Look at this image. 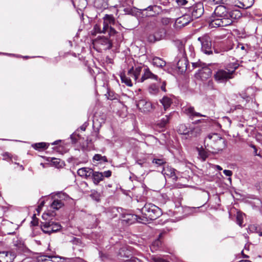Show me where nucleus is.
<instances>
[{
    "label": "nucleus",
    "mask_w": 262,
    "mask_h": 262,
    "mask_svg": "<svg viewBox=\"0 0 262 262\" xmlns=\"http://www.w3.org/2000/svg\"><path fill=\"white\" fill-rule=\"evenodd\" d=\"M228 12L229 10L225 6H217L208 19L209 27H223L231 25L232 21L228 17Z\"/></svg>",
    "instance_id": "nucleus-1"
},
{
    "label": "nucleus",
    "mask_w": 262,
    "mask_h": 262,
    "mask_svg": "<svg viewBox=\"0 0 262 262\" xmlns=\"http://www.w3.org/2000/svg\"><path fill=\"white\" fill-rule=\"evenodd\" d=\"M142 215L139 217V223L145 224L149 221L154 220L162 214L161 209L151 203H146L141 209Z\"/></svg>",
    "instance_id": "nucleus-2"
},
{
    "label": "nucleus",
    "mask_w": 262,
    "mask_h": 262,
    "mask_svg": "<svg viewBox=\"0 0 262 262\" xmlns=\"http://www.w3.org/2000/svg\"><path fill=\"white\" fill-rule=\"evenodd\" d=\"M236 62L230 63L223 69H219L214 74V79L219 83H224L234 77L235 71L238 68Z\"/></svg>",
    "instance_id": "nucleus-3"
},
{
    "label": "nucleus",
    "mask_w": 262,
    "mask_h": 262,
    "mask_svg": "<svg viewBox=\"0 0 262 262\" xmlns=\"http://www.w3.org/2000/svg\"><path fill=\"white\" fill-rule=\"evenodd\" d=\"M49 217L50 215L48 213H45L42 215L44 221L41 222L40 227L43 233L51 234L59 231L61 226L58 223L54 222L52 219H49Z\"/></svg>",
    "instance_id": "nucleus-4"
},
{
    "label": "nucleus",
    "mask_w": 262,
    "mask_h": 262,
    "mask_svg": "<svg viewBox=\"0 0 262 262\" xmlns=\"http://www.w3.org/2000/svg\"><path fill=\"white\" fill-rule=\"evenodd\" d=\"M198 40L201 43V50L203 52L207 55L212 54L211 38L208 35L205 34L199 37Z\"/></svg>",
    "instance_id": "nucleus-5"
},
{
    "label": "nucleus",
    "mask_w": 262,
    "mask_h": 262,
    "mask_svg": "<svg viewBox=\"0 0 262 262\" xmlns=\"http://www.w3.org/2000/svg\"><path fill=\"white\" fill-rule=\"evenodd\" d=\"M227 146V142L224 138L220 137L214 144L210 147L209 151L213 154H217L222 151Z\"/></svg>",
    "instance_id": "nucleus-6"
},
{
    "label": "nucleus",
    "mask_w": 262,
    "mask_h": 262,
    "mask_svg": "<svg viewBox=\"0 0 262 262\" xmlns=\"http://www.w3.org/2000/svg\"><path fill=\"white\" fill-rule=\"evenodd\" d=\"M145 67V65L142 64L135 65L134 67H132L128 70V75L133 78L136 82H139V80L140 78L141 73Z\"/></svg>",
    "instance_id": "nucleus-7"
},
{
    "label": "nucleus",
    "mask_w": 262,
    "mask_h": 262,
    "mask_svg": "<svg viewBox=\"0 0 262 262\" xmlns=\"http://www.w3.org/2000/svg\"><path fill=\"white\" fill-rule=\"evenodd\" d=\"M189 11L191 14L192 20L198 18L202 16L204 13L203 5L201 3H198L196 5L189 8Z\"/></svg>",
    "instance_id": "nucleus-8"
},
{
    "label": "nucleus",
    "mask_w": 262,
    "mask_h": 262,
    "mask_svg": "<svg viewBox=\"0 0 262 262\" xmlns=\"http://www.w3.org/2000/svg\"><path fill=\"white\" fill-rule=\"evenodd\" d=\"M192 20L190 14H185L178 18L175 21L176 28H180L188 24Z\"/></svg>",
    "instance_id": "nucleus-9"
},
{
    "label": "nucleus",
    "mask_w": 262,
    "mask_h": 262,
    "mask_svg": "<svg viewBox=\"0 0 262 262\" xmlns=\"http://www.w3.org/2000/svg\"><path fill=\"white\" fill-rule=\"evenodd\" d=\"M137 106L141 112L144 113H148L152 110V104L145 99L139 100L137 103Z\"/></svg>",
    "instance_id": "nucleus-10"
},
{
    "label": "nucleus",
    "mask_w": 262,
    "mask_h": 262,
    "mask_svg": "<svg viewBox=\"0 0 262 262\" xmlns=\"http://www.w3.org/2000/svg\"><path fill=\"white\" fill-rule=\"evenodd\" d=\"M220 135L217 133H210L205 139L204 143L205 147L207 150H210V147L219 139Z\"/></svg>",
    "instance_id": "nucleus-11"
},
{
    "label": "nucleus",
    "mask_w": 262,
    "mask_h": 262,
    "mask_svg": "<svg viewBox=\"0 0 262 262\" xmlns=\"http://www.w3.org/2000/svg\"><path fill=\"white\" fill-rule=\"evenodd\" d=\"M148 79L158 80V77L157 75L152 73L151 71L149 69V68L147 66H145L144 69H143V73L139 80V82H143L145 80Z\"/></svg>",
    "instance_id": "nucleus-12"
},
{
    "label": "nucleus",
    "mask_w": 262,
    "mask_h": 262,
    "mask_svg": "<svg viewBox=\"0 0 262 262\" xmlns=\"http://www.w3.org/2000/svg\"><path fill=\"white\" fill-rule=\"evenodd\" d=\"M59 258L60 259L63 260V262H71L74 261L73 258H67L64 257H56L52 256L42 255L40 256L38 260L39 261L41 262H55L53 259H56Z\"/></svg>",
    "instance_id": "nucleus-13"
},
{
    "label": "nucleus",
    "mask_w": 262,
    "mask_h": 262,
    "mask_svg": "<svg viewBox=\"0 0 262 262\" xmlns=\"http://www.w3.org/2000/svg\"><path fill=\"white\" fill-rule=\"evenodd\" d=\"M184 113L187 115L191 119H193L195 117H206V115H202L200 113L195 111L193 106H187L183 108Z\"/></svg>",
    "instance_id": "nucleus-14"
},
{
    "label": "nucleus",
    "mask_w": 262,
    "mask_h": 262,
    "mask_svg": "<svg viewBox=\"0 0 262 262\" xmlns=\"http://www.w3.org/2000/svg\"><path fill=\"white\" fill-rule=\"evenodd\" d=\"M139 217H141L139 215L133 214H122V221L123 223H126L128 225L132 224L136 222L139 223Z\"/></svg>",
    "instance_id": "nucleus-15"
},
{
    "label": "nucleus",
    "mask_w": 262,
    "mask_h": 262,
    "mask_svg": "<svg viewBox=\"0 0 262 262\" xmlns=\"http://www.w3.org/2000/svg\"><path fill=\"white\" fill-rule=\"evenodd\" d=\"M15 256L11 251L0 252V262H12Z\"/></svg>",
    "instance_id": "nucleus-16"
},
{
    "label": "nucleus",
    "mask_w": 262,
    "mask_h": 262,
    "mask_svg": "<svg viewBox=\"0 0 262 262\" xmlns=\"http://www.w3.org/2000/svg\"><path fill=\"white\" fill-rule=\"evenodd\" d=\"M162 172L165 177L171 178L174 180H176L177 179L175 173V169L171 167L168 166L164 167Z\"/></svg>",
    "instance_id": "nucleus-17"
},
{
    "label": "nucleus",
    "mask_w": 262,
    "mask_h": 262,
    "mask_svg": "<svg viewBox=\"0 0 262 262\" xmlns=\"http://www.w3.org/2000/svg\"><path fill=\"white\" fill-rule=\"evenodd\" d=\"M166 31L164 29H160L153 36H150L149 39L150 41L159 40L165 37Z\"/></svg>",
    "instance_id": "nucleus-18"
},
{
    "label": "nucleus",
    "mask_w": 262,
    "mask_h": 262,
    "mask_svg": "<svg viewBox=\"0 0 262 262\" xmlns=\"http://www.w3.org/2000/svg\"><path fill=\"white\" fill-rule=\"evenodd\" d=\"M97 42L98 44L103 46L104 49H110L112 47V41L105 37L98 38Z\"/></svg>",
    "instance_id": "nucleus-19"
},
{
    "label": "nucleus",
    "mask_w": 262,
    "mask_h": 262,
    "mask_svg": "<svg viewBox=\"0 0 262 262\" xmlns=\"http://www.w3.org/2000/svg\"><path fill=\"white\" fill-rule=\"evenodd\" d=\"M93 169L88 167H83L79 168L77 170V174L83 178H88L91 177L93 173Z\"/></svg>",
    "instance_id": "nucleus-20"
},
{
    "label": "nucleus",
    "mask_w": 262,
    "mask_h": 262,
    "mask_svg": "<svg viewBox=\"0 0 262 262\" xmlns=\"http://www.w3.org/2000/svg\"><path fill=\"white\" fill-rule=\"evenodd\" d=\"M188 61L185 57H182L177 61V68L181 73L185 72L187 70Z\"/></svg>",
    "instance_id": "nucleus-21"
},
{
    "label": "nucleus",
    "mask_w": 262,
    "mask_h": 262,
    "mask_svg": "<svg viewBox=\"0 0 262 262\" xmlns=\"http://www.w3.org/2000/svg\"><path fill=\"white\" fill-rule=\"evenodd\" d=\"M166 61L161 58L155 56L152 58V64L154 67L162 69L166 66Z\"/></svg>",
    "instance_id": "nucleus-22"
},
{
    "label": "nucleus",
    "mask_w": 262,
    "mask_h": 262,
    "mask_svg": "<svg viewBox=\"0 0 262 262\" xmlns=\"http://www.w3.org/2000/svg\"><path fill=\"white\" fill-rule=\"evenodd\" d=\"M160 102L163 106L164 111V112H162V114L164 113L170 107L172 103V100L167 96L163 97L160 100Z\"/></svg>",
    "instance_id": "nucleus-23"
},
{
    "label": "nucleus",
    "mask_w": 262,
    "mask_h": 262,
    "mask_svg": "<svg viewBox=\"0 0 262 262\" xmlns=\"http://www.w3.org/2000/svg\"><path fill=\"white\" fill-rule=\"evenodd\" d=\"M173 113L174 112L170 113L168 115H165L160 121H159V122L157 123V125L160 128L164 127L169 123V121L171 118Z\"/></svg>",
    "instance_id": "nucleus-24"
},
{
    "label": "nucleus",
    "mask_w": 262,
    "mask_h": 262,
    "mask_svg": "<svg viewBox=\"0 0 262 262\" xmlns=\"http://www.w3.org/2000/svg\"><path fill=\"white\" fill-rule=\"evenodd\" d=\"M91 177H92L94 183L96 185H97L103 179V175L102 172H99L98 171H93Z\"/></svg>",
    "instance_id": "nucleus-25"
},
{
    "label": "nucleus",
    "mask_w": 262,
    "mask_h": 262,
    "mask_svg": "<svg viewBox=\"0 0 262 262\" xmlns=\"http://www.w3.org/2000/svg\"><path fill=\"white\" fill-rule=\"evenodd\" d=\"M228 17L232 21L233 23L234 20L240 18L242 16V13L238 10H234L228 12Z\"/></svg>",
    "instance_id": "nucleus-26"
},
{
    "label": "nucleus",
    "mask_w": 262,
    "mask_h": 262,
    "mask_svg": "<svg viewBox=\"0 0 262 262\" xmlns=\"http://www.w3.org/2000/svg\"><path fill=\"white\" fill-rule=\"evenodd\" d=\"M240 5L239 7L247 9L250 8L254 4V0H237Z\"/></svg>",
    "instance_id": "nucleus-27"
},
{
    "label": "nucleus",
    "mask_w": 262,
    "mask_h": 262,
    "mask_svg": "<svg viewBox=\"0 0 262 262\" xmlns=\"http://www.w3.org/2000/svg\"><path fill=\"white\" fill-rule=\"evenodd\" d=\"M15 246L16 247V250L19 253H25L28 251V248L24 245V243L19 241H16L15 242Z\"/></svg>",
    "instance_id": "nucleus-28"
},
{
    "label": "nucleus",
    "mask_w": 262,
    "mask_h": 262,
    "mask_svg": "<svg viewBox=\"0 0 262 262\" xmlns=\"http://www.w3.org/2000/svg\"><path fill=\"white\" fill-rule=\"evenodd\" d=\"M129 248V247L123 246L120 248L118 255L120 257H128L130 255V251Z\"/></svg>",
    "instance_id": "nucleus-29"
},
{
    "label": "nucleus",
    "mask_w": 262,
    "mask_h": 262,
    "mask_svg": "<svg viewBox=\"0 0 262 262\" xmlns=\"http://www.w3.org/2000/svg\"><path fill=\"white\" fill-rule=\"evenodd\" d=\"M160 9V7L159 6H157L156 5L154 6H149L147 8L145 9V10L147 11H151V13H149L148 14H147L148 16H154L156 14H158L159 13V10Z\"/></svg>",
    "instance_id": "nucleus-30"
},
{
    "label": "nucleus",
    "mask_w": 262,
    "mask_h": 262,
    "mask_svg": "<svg viewBox=\"0 0 262 262\" xmlns=\"http://www.w3.org/2000/svg\"><path fill=\"white\" fill-rule=\"evenodd\" d=\"M148 91L150 94L156 95L159 92V86L156 84H151L149 86Z\"/></svg>",
    "instance_id": "nucleus-31"
},
{
    "label": "nucleus",
    "mask_w": 262,
    "mask_h": 262,
    "mask_svg": "<svg viewBox=\"0 0 262 262\" xmlns=\"http://www.w3.org/2000/svg\"><path fill=\"white\" fill-rule=\"evenodd\" d=\"M199 74L201 78H207L210 76L211 74V71L209 69L204 68L200 71Z\"/></svg>",
    "instance_id": "nucleus-32"
},
{
    "label": "nucleus",
    "mask_w": 262,
    "mask_h": 262,
    "mask_svg": "<svg viewBox=\"0 0 262 262\" xmlns=\"http://www.w3.org/2000/svg\"><path fill=\"white\" fill-rule=\"evenodd\" d=\"M228 0H204L206 5H215L216 4H224L227 2Z\"/></svg>",
    "instance_id": "nucleus-33"
},
{
    "label": "nucleus",
    "mask_w": 262,
    "mask_h": 262,
    "mask_svg": "<svg viewBox=\"0 0 262 262\" xmlns=\"http://www.w3.org/2000/svg\"><path fill=\"white\" fill-rule=\"evenodd\" d=\"M63 202L60 200H55L51 205V207L55 210H58L63 206Z\"/></svg>",
    "instance_id": "nucleus-34"
},
{
    "label": "nucleus",
    "mask_w": 262,
    "mask_h": 262,
    "mask_svg": "<svg viewBox=\"0 0 262 262\" xmlns=\"http://www.w3.org/2000/svg\"><path fill=\"white\" fill-rule=\"evenodd\" d=\"M162 244L161 241L158 238L155 240L150 246V249L152 252L158 250L161 247Z\"/></svg>",
    "instance_id": "nucleus-35"
},
{
    "label": "nucleus",
    "mask_w": 262,
    "mask_h": 262,
    "mask_svg": "<svg viewBox=\"0 0 262 262\" xmlns=\"http://www.w3.org/2000/svg\"><path fill=\"white\" fill-rule=\"evenodd\" d=\"M190 128H188L185 124H181L178 128V132L180 134L186 135L190 132Z\"/></svg>",
    "instance_id": "nucleus-36"
},
{
    "label": "nucleus",
    "mask_w": 262,
    "mask_h": 262,
    "mask_svg": "<svg viewBox=\"0 0 262 262\" xmlns=\"http://www.w3.org/2000/svg\"><path fill=\"white\" fill-rule=\"evenodd\" d=\"M103 21L111 25L115 24V19L112 15L106 14L103 17Z\"/></svg>",
    "instance_id": "nucleus-37"
},
{
    "label": "nucleus",
    "mask_w": 262,
    "mask_h": 262,
    "mask_svg": "<svg viewBox=\"0 0 262 262\" xmlns=\"http://www.w3.org/2000/svg\"><path fill=\"white\" fill-rule=\"evenodd\" d=\"M105 122L104 119L103 118H100V119L98 118L97 116H95L93 119V125L94 126H97V127L101 126L102 124Z\"/></svg>",
    "instance_id": "nucleus-38"
},
{
    "label": "nucleus",
    "mask_w": 262,
    "mask_h": 262,
    "mask_svg": "<svg viewBox=\"0 0 262 262\" xmlns=\"http://www.w3.org/2000/svg\"><path fill=\"white\" fill-rule=\"evenodd\" d=\"M120 78L122 82L126 84V85L128 86H132V82L130 78L127 77L124 74H121L120 75Z\"/></svg>",
    "instance_id": "nucleus-39"
},
{
    "label": "nucleus",
    "mask_w": 262,
    "mask_h": 262,
    "mask_svg": "<svg viewBox=\"0 0 262 262\" xmlns=\"http://www.w3.org/2000/svg\"><path fill=\"white\" fill-rule=\"evenodd\" d=\"M48 145V144L45 142H40L33 144L32 146L34 148L39 150L47 148Z\"/></svg>",
    "instance_id": "nucleus-40"
},
{
    "label": "nucleus",
    "mask_w": 262,
    "mask_h": 262,
    "mask_svg": "<svg viewBox=\"0 0 262 262\" xmlns=\"http://www.w3.org/2000/svg\"><path fill=\"white\" fill-rule=\"evenodd\" d=\"M93 160L94 161H103L104 162H107V159L106 157L102 156L101 155H99V154L95 155V156L93 157Z\"/></svg>",
    "instance_id": "nucleus-41"
},
{
    "label": "nucleus",
    "mask_w": 262,
    "mask_h": 262,
    "mask_svg": "<svg viewBox=\"0 0 262 262\" xmlns=\"http://www.w3.org/2000/svg\"><path fill=\"white\" fill-rule=\"evenodd\" d=\"M190 131L192 135H193L195 136H198L200 135L202 133V128L200 126H196L193 128Z\"/></svg>",
    "instance_id": "nucleus-42"
},
{
    "label": "nucleus",
    "mask_w": 262,
    "mask_h": 262,
    "mask_svg": "<svg viewBox=\"0 0 262 262\" xmlns=\"http://www.w3.org/2000/svg\"><path fill=\"white\" fill-rule=\"evenodd\" d=\"M152 163L155 164L160 166L165 163V161L163 159H154L152 160Z\"/></svg>",
    "instance_id": "nucleus-43"
},
{
    "label": "nucleus",
    "mask_w": 262,
    "mask_h": 262,
    "mask_svg": "<svg viewBox=\"0 0 262 262\" xmlns=\"http://www.w3.org/2000/svg\"><path fill=\"white\" fill-rule=\"evenodd\" d=\"M103 28L102 29V33H106L107 31L110 29V24L103 21Z\"/></svg>",
    "instance_id": "nucleus-44"
},
{
    "label": "nucleus",
    "mask_w": 262,
    "mask_h": 262,
    "mask_svg": "<svg viewBox=\"0 0 262 262\" xmlns=\"http://www.w3.org/2000/svg\"><path fill=\"white\" fill-rule=\"evenodd\" d=\"M161 22L164 26L168 25L170 23V19L167 17H163L161 18Z\"/></svg>",
    "instance_id": "nucleus-45"
},
{
    "label": "nucleus",
    "mask_w": 262,
    "mask_h": 262,
    "mask_svg": "<svg viewBox=\"0 0 262 262\" xmlns=\"http://www.w3.org/2000/svg\"><path fill=\"white\" fill-rule=\"evenodd\" d=\"M94 31L95 33H102V29L99 25H95L94 27Z\"/></svg>",
    "instance_id": "nucleus-46"
},
{
    "label": "nucleus",
    "mask_w": 262,
    "mask_h": 262,
    "mask_svg": "<svg viewBox=\"0 0 262 262\" xmlns=\"http://www.w3.org/2000/svg\"><path fill=\"white\" fill-rule=\"evenodd\" d=\"M237 223L241 226L243 223V216L241 214H237L236 217Z\"/></svg>",
    "instance_id": "nucleus-47"
},
{
    "label": "nucleus",
    "mask_w": 262,
    "mask_h": 262,
    "mask_svg": "<svg viewBox=\"0 0 262 262\" xmlns=\"http://www.w3.org/2000/svg\"><path fill=\"white\" fill-rule=\"evenodd\" d=\"M107 32L108 33V34L110 36H114L117 33V32L115 30V29L111 26H110V29L107 31Z\"/></svg>",
    "instance_id": "nucleus-48"
},
{
    "label": "nucleus",
    "mask_w": 262,
    "mask_h": 262,
    "mask_svg": "<svg viewBox=\"0 0 262 262\" xmlns=\"http://www.w3.org/2000/svg\"><path fill=\"white\" fill-rule=\"evenodd\" d=\"M206 118H207V119L198 120L195 121V122H194L193 123L196 124L200 123H202V122H209L210 119L207 116H206Z\"/></svg>",
    "instance_id": "nucleus-49"
},
{
    "label": "nucleus",
    "mask_w": 262,
    "mask_h": 262,
    "mask_svg": "<svg viewBox=\"0 0 262 262\" xmlns=\"http://www.w3.org/2000/svg\"><path fill=\"white\" fill-rule=\"evenodd\" d=\"M199 155L202 157L203 160H205V159L208 157V155L204 150L199 151Z\"/></svg>",
    "instance_id": "nucleus-50"
},
{
    "label": "nucleus",
    "mask_w": 262,
    "mask_h": 262,
    "mask_svg": "<svg viewBox=\"0 0 262 262\" xmlns=\"http://www.w3.org/2000/svg\"><path fill=\"white\" fill-rule=\"evenodd\" d=\"M250 146L254 149L253 154L255 156H257L261 158V156L260 155V154L257 152V149L256 148V146L253 144L250 145Z\"/></svg>",
    "instance_id": "nucleus-51"
},
{
    "label": "nucleus",
    "mask_w": 262,
    "mask_h": 262,
    "mask_svg": "<svg viewBox=\"0 0 262 262\" xmlns=\"http://www.w3.org/2000/svg\"><path fill=\"white\" fill-rule=\"evenodd\" d=\"M124 262H142V261L136 257H132L130 259L126 260Z\"/></svg>",
    "instance_id": "nucleus-52"
},
{
    "label": "nucleus",
    "mask_w": 262,
    "mask_h": 262,
    "mask_svg": "<svg viewBox=\"0 0 262 262\" xmlns=\"http://www.w3.org/2000/svg\"><path fill=\"white\" fill-rule=\"evenodd\" d=\"M92 198L98 201L99 200V195L97 192H94L91 194Z\"/></svg>",
    "instance_id": "nucleus-53"
},
{
    "label": "nucleus",
    "mask_w": 262,
    "mask_h": 262,
    "mask_svg": "<svg viewBox=\"0 0 262 262\" xmlns=\"http://www.w3.org/2000/svg\"><path fill=\"white\" fill-rule=\"evenodd\" d=\"M176 2L178 5L181 6H184L187 3L186 0H177Z\"/></svg>",
    "instance_id": "nucleus-54"
},
{
    "label": "nucleus",
    "mask_w": 262,
    "mask_h": 262,
    "mask_svg": "<svg viewBox=\"0 0 262 262\" xmlns=\"http://www.w3.org/2000/svg\"><path fill=\"white\" fill-rule=\"evenodd\" d=\"M102 173L103 175V177H105L106 178H109L111 176L112 171L111 170H107L102 172Z\"/></svg>",
    "instance_id": "nucleus-55"
},
{
    "label": "nucleus",
    "mask_w": 262,
    "mask_h": 262,
    "mask_svg": "<svg viewBox=\"0 0 262 262\" xmlns=\"http://www.w3.org/2000/svg\"><path fill=\"white\" fill-rule=\"evenodd\" d=\"M4 159L7 160L8 159H10L12 160V156L8 152H5L3 154Z\"/></svg>",
    "instance_id": "nucleus-56"
},
{
    "label": "nucleus",
    "mask_w": 262,
    "mask_h": 262,
    "mask_svg": "<svg viewBox=\"0 0 262 262\" xmlns=\"http://www.w3.org/2000/svg\"><path fill=\"white\" fill-rule=\"evenodd\" d=\"M52 162L56 166H58L60 163V160L58 159L53 158L52 160Z\"/></svg>",
    "instance_id": "nucleus-57"
},
{
    "label": "nucleus",
    "mask_w": 262,
    "mask_h": 262,
    "mask_svg": "<svg viewBox=\"0 0 262 262\" xmlns=\"http://www.w3.org/2000/svg\"><path fill=\"white\" fill-rule=\"evenodd\" d=\"M107 98L110 100H114L116 98L113 93L108 92L107 93Z\"/></svg>",
    "instance_id": "nucleus-58"
},
{
    "label": "nucleus",
    "mask_w": 262,
    "mask_h": 262,
    "mask_svg": "<svg viewBox=\"0 0 262 262\" xmlns=\"http://www.w3.org/2000/svg\"><path fill=\"white\" fill-rule=\"evenodd\" d=\"M223 173L227 176L231 177L232 175V171L230 170H224Z\"/></svg>",
    "instance_id": "nucleus-59"
},
{
    "label": "nucleus",
    "mask_w": 262,
    "mask_h": 262,
    "mask_svg": "<svg viewBox=\"0 0 262 262\" xmlns=\"http://www.w3.org/2000/svg\"><path fill=\"white\" fill-rule=\"evenodd\" d=\"M161 89L164 92H166V82L165 81H163L162 82V84L161 86Z\"/></svg>",
    "instance_id": "nucleus-60"
},
{
    "label": "nucleus",
    "mask_w": 262,
    "mask_h": 262,
    "mask_svg": "<svg viewBox=\"0 0 262 262\" xmlns=\"http://www.w3.org/2000/svg\"><path fill=\"white\" fill-rule=\"evenodd\" d=\"M99 254L102 259H104L107 257V256L105 254H103L101 251H99Z\"/></svg>",
    "instance_id": "nucleus-61"
},
{
    "label": "nucleus",
    "mask_w": 262,
    "mask_h": 262,
    "mask_svg": "<svg viewBox=\"0 0 262 262\" xmlns=\"http://www.w3.org/2000/svg\"><path fill=\"white\" fill-rule=\"evenodd\" d=\"M31 223L33 226H37L38 225V222L36 219H34L33 220L31 221Z\"/></svg>",
    "instance_id": "nucleus-62"
},
{
    "label": "nucleus",
    "mask_w": 262,
    "mask_h": 262,
    "mask_svg": "<svg viewBox=\"0 0 262 262\" xmlns=\"http://www.w3.org/2000/svg\"><path fill=\"white\" fill-rule=\"evenodd\" d=\"M58 197L60 199H62V198H65L66 197H67V195L64 194V193H58Z\"/></svg>",
    "instance_id": "nucleus-63"
},
{
    "label": "nucleus",
    "mask_w": 262,
    "mask_h": 262,
    "mask_svg": "<svg viewBox=\"0 0 262 262\" xmlns=\"http://www.w3.org/2000/svg\"><path fill=\"white\" fill-rule=\"evenodd\" d=\"M125 2H126L127 4L129 6L130 4H133L132 0H125Z\"/></svg>",
    "instance_id": "nucleus-64"
}]
</instances>
